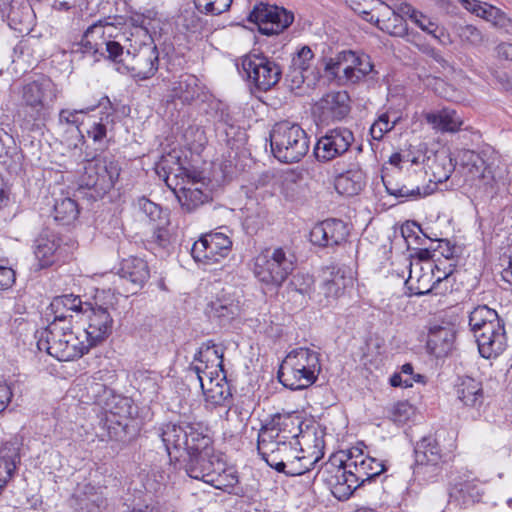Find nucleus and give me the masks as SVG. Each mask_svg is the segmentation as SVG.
Returning <instances> with one entry per match:
<instances>
[{
  "label": "nucleus",
  "mask_w": 512,
  "mask_h": 512,
  "mask_svg": "<svg viewBox=\"0 0 512 512\" xmlns=\"http://www.w3.org/2000/svg\"><path fill=\"white\" fill-rule=\"evenodd\" d=\"M161 438L170 461L183 458L187 474L209 483L212 474L222 466V459L215 454L209 428L202 422H169L161 428Z\"/></svg>",
  "instance_id": "1"
},
{
  "label": "nucleus",
  "mask_w": 512,
  "mask_h": 512,
  "mask_svg": "<svg viewBox=\"0 0 512 512\" xmlns=\"http://www.w3.org/2000/svg\"><path fill=\"white\" fill-rule=\"evenodd\" d=\"M303 420L298 412L277 413L258 433L257 450L262 459L279 473L288 476L290 463L299 452L298 436Z\"/></svg>",
  "instance_id": "2"
},
{
  "label": "nucleus",
  "mask_w": 512,
  "mask_h": 512,
  "mask_svg": "<svg viewBox=\"0 0 512 512\" xmlns=\"http://www.w3.org/2000/svg\"><path fill=\"white\" fill-rule=\"evenodd\" d=\"M196 364L191 366L200 382L207 403L212 406H226L231 391L223 373V352L212 341L203 343L194 357Z\"/></svg>",
  "instance_id": "3"
},
{
  "label": "nucleus",
  "mask_w": 512,
  "mask_h": 512,
  "mask_svg": "<svg viewBox=\"0 0 512 512\" xmlns=\"http://www.w3.org/2000/svg\"><path fill=\"white\" fill-rule=\"evenodd\" d=\"M321 370L319 354L309 348H297L282 361L278 379L291 390H301L312 385Z\"/></svg>",
  "instance_id": "4"
},
{
  "label": "nucleus",
  "mask_w": 512,
  "mask_h": 512,
  "mask_svg": "<svg viewBox=\"0 0 512 512\" xmlns=\"http://www.w3.org/2000/svg\"><path fill=\"white\" fill-rule=\"evenodd\" d=\"M271 152L284 163H296L309 151V137L298 124L282 121L270 131Z\"/></svg>",
  "instance_id": "5"
},
{
  "label": "nucleus",
  "mask_w": 512,
  "mask_h": 512,
  "mask_svg": "<svg viewBox=\"0 0 512 512\" xmlns=\"http://www.w3.org/2000/svg\"><path fill=\"white\" fill-rule=\"evenodd\" d=\"M295 255L288 247H268L254 260V275L263 284L280 287L295 268Z\"/></svg>",
  "instance_id": "6"
},
{
  "label": "nucleus",
  "mask_w": 512,
  "mask_h": 512,
  "mask_svg": "<svg viewBox=\"0 0 512 512\" xmlns=\"http://www.w3.org/2000/svg\"><path fill=\"white\" fill-rule=\"evenodd\" d=\"M95 303H85L84 313H88V326L85 336L90 345L96 346L105 340L113 328L112 311L116 310L117 297L110 290L97 291Z\"/></svg>",
  "instance_id": "7"
},
{
  "label": "nucleus",
  "mask_w": 512,
  "mask_h": 512,
  "mask_svg": "<svg viewBox=\"0 0 512 512\" xmlns=\"http://www.w3.org/2000/svg\"><path fill=\"white\" fill-rule=\"evenodd\" d=\"M24 120L30 124L44 120L56 99L57 90L50 78L41 76L25 83L20 91Z\"/></svg>",
  "instance_id": "8"
},
{
  "label": "nucleus",
  "mask_w": 512,
  "mask_h": 512,
  "mask_svg": "<svg viewBox=\"0 0 512 512\" xmlns=\"http://www.w3.org/2000/svg\"><path fill=\"white\" fill-rule=\"evenodd\" d=\"M422 156L421 164L424 173L423 180L428 184L420 191L418 187V196L423 194L428 196L437 190L438 184L449 179L455 170V161L447 149L435 150L429 149L426 144L421 143L418 147V163Z\"/></svg>",
  "instance_id": "9"
},
{
  "label": "nucleus",
  "mask_w": 512,
  "mask_h": 512,
  "mask_svg": "<svg viewBox=\"0 0 512 512\" xmlns=\"http://www.w3.org/2000/svg\"><path fill=\"white\" fill-rule=\"evenodd\" d=\"M121 167L114 156H98L87 161L80 178V187L94 191L93 197H102L115 185Z\"/></svg>",
  "instance_id": "10"
},
{
  "label": "nucleus",
  "mask_w": 512,
  "mask_h": 512,
  "mask_svg": "<svg viewBox=\"0 0 512 512\" xmlns=\"http://www.w3.org/2000/svg\"><path fill=\"white\" fill-rule=\"evenodd\" d=\"M325 68L345 83L356 84L372 72L373 64L366 54L344 50L330 58Z\"/></svg>",
  "instance_id": "11"
},
{
  "label": "nucleus",
  "mask_w": 512,
  "mask_h": 512,
  "mask_svg": "<svg viewBox=\"0 0 512 512\" xmlns=\"http://www.w3.org/2000/svg\"><path fill=\"white\" fill-rule=\"evenodd\" d=\"M248 20L257 26L261 34L271 36L288 28L294 16L293 13L276 4L259 2L250 12Z\"/></svg>",
  "instance_id": "12"
},
{
  "label": "nucleus",
  "mask_w": 512,
  "mask_h": 512,
  "mask_svg": "<svg viewBox=\"0 0 512 512\" xmlns=\"http://www.w3.org/2000/svg\"><path fill=\"white\" fill-rule=\"evenodd\" d=\"M241 66L248 79L258 90L267 91L281 78L280 66L264 55L249 54L241 59Z\"/></svg>",
  "instance_id": "13"
},
{
  "label": "nucleus",
  "mask_w": 512,
  "mask_h": 512,
  "mask_svg": "<svg viewBox=\"0 0 512 512\" xmlns=\"http://www.w3.org/2000/svg\"><path fill=\"white\" fill-rule=\"evenodd\" d=\"M232 249L231 238L223 232L211 231L201 236L191 249L196 262L215 264L227 257Z\"/></svg>",
  "instance_id": "14"
},
{
  "label": "nucleus",
  "mask_w": 512,
  "mask_h": 512,
  "mask_svg": "<svg viewBox=\"0 0 512 512\" xmlns=\"http://www.w3.org/2000/svg\"><path fill=\"white\" fill-rule=\"evenodd\" d=\"M354 140V134L348 128L338 127L328 130L318 139L314 147V155L320 162L332 161L348 152Z\"/></svg>",
  "instance_id": "15"
},
{
  "label": "nucleus",
  "mask_w": 512,
  "mask_h": 512,
  "mask_svg": "<svg viewBox=\"0 0 512 512\" xmlns=\"http://www.w3.org/2000/svg\"><path fill=\"white\" fill-rule=\"evenodd\" d=\"M472 332L482 357L486 359L495 358L505 350L507 338L504 323L498 315L487 325Z\"/></svg>",
  "instance_id": "16"
},
{
  "label": "nucleus",
  "mask_w": 512,
  "mask_h": 512,
  "mask_svg": "<svg viewBox=\"0 0 512 512\" xmlns=\"http://www.w3.org/2000/svg\"><path fill=\"white\" fill-rule=\"evenodd\" d=\"M426 350L437 358L447 356L453 349L456 331L454 326L444 320L434 319L426 326Z\"/></svg>",
  "instance_id": "17"
},
{
  "label": "nucleus",
  "mask_w": 512,
  "mask_h": 512,
  "mask_svg": "<svg viewBox=\"0 0 512 512\" xmlns=\"http://www.w3.org/2000/svg\"><path fill=\"white\" fill-rule=\"evenodd\" d=\"M347 224L339 219H327L316 224L310 232V241L319 247H334L346 242Z\"/></svg>",
  "instance_id": "18"
},
{
  "label": "nucleus",
  "mask_w": 512,
  "mask_h": 512,
  "mask_svg": "<svg viewBox=\"0 0 512 512\" xmlns=\"http://www.w3.org/2000/svg\"><path fill=\"white\" fill-rule=\"evenodd\" d=\"M441 453L436 439L424 437L418 443V475L425 481L432 480L440 471Z\"/></svg>",
  "instance_id": "19"
},
{
  "label": "nucleus",
  "mask_w": 512,
  "mask_h": 512,
  "mask_svg": "<svg viewBox=\"0 0 512 512\" xmlns=\"http://www.w3.org/2000/svg\"><path fill=\"white\" fill-rule=\"evenodd\" d=\"M158 65L156 47H144L137 54L127 59L125 67L140 80L148 79L155 74Z\"/></svg>",
  "instance_id": "20"
},
{
  "label": "nucleus",
  "mask_w": 512,
  "mask_h": 512,
  "mask_svg": "<svg viewBox=\"0 0 512 512\" xmlns=\"http://www.w3.org/2000/svg\"><path fill=\"white\" fill-rule=\"evenodd\" d=\"M70 325L62 324L59 321H52L40 334L37 347L40 351H46L49 355L58 359Z\"/></svg>",
  "instance_id": "21"
},
{
  "label": "nucleus",
  "mask_w": 512,
  "mask_h": 512,
  "mask_svg": "<svg viewBox=\"0 0 512 512\" xmlns=\"http://www.w3.org/2000/svg\"><path fill=\"white\" fill-rule=\"evenodd\" d=\"M347 467L353 468L356 477H358L362 484L385 471V466L382 461L365 456L359 449L350 451Z\"/></svg>",
  "instance_id": "22"
},
{
  "label": "nucleus",
  "mask_w": 512,
  "mask_h": 512,
  "mask_svg": "<svg viewBox=\"0 0 512 512\" xmlns=\"http://www.w3.org/2000/svg\"><path fill=\"white\" fill-rule=\"evenodd\" d=\"M0 10L7 12L8 24L14 30L25 32L30 30L33 21V8L28 2H1Z\"/></svg>",
  "instance_id": "23"
},
{
  "label": "nucleus",
  "mask_w": 512,
  "mask_h": 512,
  "mask_svg": "<svg viewBox=\"0 0 512 512\" xmlns=\"http://www.w3.org/2000/svg\"><path fill=\"white\" fill-rule=\"evenodd\" d=\"M418 28L429 37V43L421 45V50L429 54L441 66H444L446 61L435 49V44H445L448 40V35H446L444 29L423 14L418 17Z\"/></svg>",
  "instance_id": "24"
},
{
  "label": "nucleus",
  "mask_w": 512,
  "mask_h": 512,
  "mask_svg": "<svg viewBox=\"0 0 512 512\" xmlns=\"http://www.w3.org/2000/svg\"><path fill=\"white\" fill-rule=\"evenodd\" d=\"M459 157L463 166L467 168L468 175L472 182L478 181L483 187L492 186L494 181L491 169L486 165L485 161L471 150H462Z\"/></svg>",
  "instance_id": "25"
},
{
  "label": "nucleus",
  "mask_w": 512,
  "mask_h": 512,
  "mask_svg": "<svg viewBox=\"0 0 512 512\" xmlns=\"http://www.w3.org/2000/svg\"><path fill=\"white\" fill-rule=\"evenodd\" d=\"M317 106L324 118L341 120L350 111L349 95L345 91L330 92L319 100Z\"/></svg>",
  "instance_id": "26"
},
{
  "label": "nucleus",
  "mask_w": 512,
  "mask_h": 512,
  "mask_svg": "<svg viewBox=\"0 0 512 512\" xmlns=\"http://www.w3.org/2000/svg\"><path fill=\"white\" fill-rule=\"evenodd\" d=\"M333 495L339 500L348 499L353 492L362 484L356 477L353 468L347 467V462L343 466L336 468V473L330 479Z\"/></svg>",
  "instance_id": "27"
},
{
  "label": "nucleus",
  "mask_w": 512,
  "mask_h": 512,
  "mask_svg": "<svg viewBox=\"0 0 512 512\" xmlns=\"http://www.w3.org/2000/svg\"><path fill=\"white\" fill-rule=\"evenodd\" d=\"M329 276L322 284V290L327 298H339L345 290L353 284L350 270L345 267L331 266L328 268Z\"/></svg>",
  "instance_id": "28"
},
{
  "label": "nucleus",
  "mask_w": 512,
  "mask_h": 512,
  "mask_svg": "<svg viewBox=\"0 0 512 512\" xmlns=\"http://www.w3.org/2000/svg\"><path fill=\"white\" fill-rule=\"evenodd\" d=\"M49 309L54 314L53 321H59L62 324L70 325L67 321L72 317L73 313H84L85 303L82 302L79 296L75 295H62L55 297Z\"/></svg>",
  "instance_id": "29"
},
{
  "label": "nucleus",
  "mask_w": 512,
  "mask_h": 512,
  "mask_svg": "<svg viewBox=\"0 0 512 512\" xmlns=\"http://www.w3.org/2000/svg\"><path fill=\"white\" fill-rule=\"evenodd\" d=\"M176 196L182 209L188 213L195 211L198 207L211 200L210 195L203 192L198 187V183L190 179L187 180L184 186L180 187Z\"/></svg>",
  "instance_id": "30"
},
{
  "label": "nucleus",
  "mask_w": 512,
  "mask_h": 512,
  "mask_svg": "<svg viewBox=\"0 0 512 512\" xmlns=\"http://www.w3.org/2000/svg\"><path fill=\"white\" fill-rule=\"evenodd\" d=\"M105 26L101 24H94L88 27L79 46V51L83 54L92 55L96 61L100 59V56H104L103 44L106 36Z\"/></svg>",
  "instance_id": "31"
},
{
  "label": "nucleus",
  "mask_w": 512,
  "mask_h": 512,
  "mask_svg": "<svg viewBox=\"0 0 512 512\" xmlns=\"http://www.w3.org/2000/svg\"><path fill=\"white\" fill-rule=\"evenodd\" d=\"M121 278L130 281L136 287H142L150 276L148 264L138 257H129L121 262L119 269Z\"/></svg>",
  "instance_id": "32"
},
{
  "label": "nucleus",
  "mask_w": 512,
  "mask_h": 512,
  "mask_svg": "<svg viewBox=\"0 0 512 512\" xmlns=\"http://www.w3.org/2000/svg\"><path fill=\"white\" fill-rule=\"evenodd\" d=\"M464 8L476 16L491 22L494 26L507 27L511 20L501 9L491 5L489 2H462Z\"/></svg>",
  "instance_id": "33"
},
{
  "label": "nucleus",
  "mask_w": 512,
  "mask_h": 512,
  "mask_svg": "<svg viewBox=\"0 0 512 512\" xmlns=\"http://www.w3.org/2000/svg\"><path fill=\"white\" fill-rule=\"evenodd\" d=\"M457 398L467 407H479L483 403V389L480 382L471 377H462L455 386Z\"/></svg>",
  "instance_id": "34"
},
{
  "label": "nucleus",
  "mask_w": 512,
  "mask_h": 512,
  "mask_svg": "<svg viewBox=\"0 0 512 512\" xmlns=\"http://www.w3.org/2000/svg\"><path fill=\"white\" fill-rule=\"evenodd\" d=\"M86 390V398L83 402L87 404H97L102 406L106 411H109L113 416L117 414V412L113 411L111 403L109 402L110 397L112 398L111 402H115L118 397L112 395V391L106 387L105 384L101 382H97L95 380H87L85 384ZM120 401L127 402V399H120Z\"/></svg>",
  "instance_id": "35"
},
{
  "label": "nucleus",
  "mask_w": 512,
  "mask_h": 512,
  "mask_svg": "<svg viewBox=\"0 0 512 512\" xmlns=\"http://www.w3.org/2000/svg\"><path fill=\"white\" fill-rule=\"evenodd\" d=\"M20 463L19 445L9 441L0 446V479L7 484L13 477L17 464Z\"/></svg>",
  "instance_id": "36"
},
{
  "label": "nucleus",
  "mask_w": 512,
  "mask_h": 512,
  "mask_svg": "<svg viewBox=\"0 0 512 512\" xmlns=\"http://www.w3.org/2000/svg\"><path fill=\"white\" fill-rule=\"evenodd\" d=\"M205 311L210 318L229 321L238 314L239 305L231 295L223 294L209 302Z\"/></svg>",
  "instance_id": "37"
},
{
  "label": "nucleus",
  "mask_w": 512,
  "mask_h": 512,
  "mask_svg": "<svg viewBox=\"0 0 512 512\" xmlns=\"http://www.w3.org/2000/svg\"><path fill=\"white\" fill-rule=\"evenodd\" d=\"M59 241L55 235L41 234L34 243V254L40 268L51 266L56 260Z\"/></svg>",
  "instance_id": "38"
},
{
  "label": "nucleus",
  "mask_w": 512,
  "mask_h": 512,
  "mask_svg": "<svg viewBox=\"0 0 512 512\" xmlns=\"http://www.w3.org/2000/svg\"><path fill=\"white\" fill-rule=\"evenodd\" d=\"M74 498L80 509L88 512L99 509L106 504V499L103 496L101 488L95 487L89 483L78 486Z\"/></svg>",
  "instance_id": "39"
},
{
  "label": "nucleus",
  "mask_w": 512,
  "mask_h": 512,
  "mask_svg": "<svg viewBox=\"0 0 512 512\" xmlns=\"http://www.w3.org/2000/svg\"><path fill=\"white\" fill-rule=\"evenodd\" d=\"M422 115L432 128L446 132L458 131L463 123L455 111L448 109L440 112H424Z\"/></svg>",
  "instance_id": "40"
},
{
  "label": "nucleus",
  "mask_w": 512,
  "mask_h": 512,
  "mask_svg": "<svg viewBox=\"0 0 512 512\" xmlns=\"http://www.w3.org/2000/svg\"><path fill=\"white\" fill-rule=\"evenodd\" d=\"M171 96L190 103L199 96L198 79L191 74H183L171 85Z\"/></svg>",
  "instance_id": "41"
},
{
  "label": "nucleus",
  "mask_w": 512,
  "mask_h": 512,
  "mask_svg": "<svg viewBox=\"0 0 512 512\" xmlns=\"http://www.w3.org/2000/svg\"><path fill=\"white\" fill-rule=\"evenodd\" d=\"M365 185V175L361 170H350L339 175L335 181L336 190L346 196L357 195Z\"/></svg>",
  "instance_id": "42"
},
{
  "label": "nucleus",
  "mask_w": 512,
  "mask_h": 512,
  "mask_svg": "<svg viewBox=\"0 0 512 512\" xmlns=\"http://www.w3.org/2000/svg\"><path fill=\"white\" fill-rule=\"evenodd\" d=\"M63 349L58 357L59 361H69L83 356L94 345L89 342L81 341L77 335L70 329L66 334Z\"/></svg>",
  "instance_id": "43"
},
{
  "label": "nucleus",
  "mask_w": 512,
  "mask_h": 512,
  "mask_svg": "<svg viewBox=\"0 0 512 512\" xmlns=\"http://www.w3.org/2000/svg\"><path fill=\"white\" fill-rule=\"evenodd\" d=\"M54 219L61 225L72 224L79 216V207L74 199L65 197L57 199L54 204Z\"/></svg>",
  "instance_id": "44"
},
{
  "label": "nucleus",
  "mask_w": 512,
  "mask_h": 512,
  "mask_svg": "<svg viewBox=\"0 0 512 512\" xmlns=\"http://www.w3.org/2000/svg\"><path fill=\"white\" fill-rule=\"evenodd\" d=\"M313 57L314 54L308 46H303L297 54L293 56L290 67L291 77L292 82L297 86L304 81L303 73L308 70Z\"/></svg>",
  "instance_id": "45"
},
{
  "label": "nucleus",
  "mask_w": 512,
  "mask_h": 512,
  "mask_svg": "<svg viewBox=\"0 0 512 512\" xmlns=\"http://www.w3.org/2000/svg\"><path fill=\"white\" fill-rule=\"evenodd\" d=\"M418 231L423 234L425 239L431 241V245L429 247H422L424 244L421 242V238L418 236V261H424V265L420 267V271H427L431 273V276L434 275V270L436 269L439 272V268L432 262L430 259L433 257L434 252L437 249V246L433 244L438 241L437 235L435 237H431L426 235L421 225L418 223Z\"/></svg>",
  "instance_id": "46"
},
{
  "label": "nucleus",
  "mask_w": 512,
  "mask_h": 512,
  "mask_svg": "<svg viewBox=\"0 0 512 512\" xmlns=\"http://www.w3.org/2000/svg\"><path fill=\"white\" fill-rule=\"evenodd\" d=\"M350 8L355 13L359 14L364 20L376 24H379L380 21H384L385 18H388L389 14L395 15L394 12L390 10V7L386 5V2H379V6L371 10L363 8L361 2H352Z\"/></svg>",
  "instance_id": "47"
},
{
  "label": "nucleus",
  "mask_w": 512,
  "mask_h": 512,
  "mask_svg": "<svg viewBox=\"0 0 512 512\" xmlns=\"http://www.w3.org/2000/svg\"><path fill=\"white\" fill-rule=\"evenodd\" d=\"M211 476L208 484L223 491L234 488L239 481L237 472L231 467L227 468L224 462H222L221 468Z\"/></svg>",
  "instance_id": "48"
},
{
  "label": "nucleus",
  "mask_w": 512,
  "mask_h": 512,
  "mask_svg": "<svg viewBox=\"0 0 512 512\" xmlns=\"http://www.w3.org/2000/svg\"><path fill=\"white\" fill-rule=\"evenodd\" d=\"M103 52H105V55L102 56L103 58L115 63H123L125 65L127 59L130 58V52L127 51L125 53L123 46L118 41L112 39L110 34L105 36Z\"/></svg>",
  "instance_id": "49"
},
{
  "label": "nucleus",
  "mask_w": 512,
  "mask_h": 512,
  "mask_svg": "<svg viewBox=\"0 0 512 512\" xmlns=\"http://www.w3.org/2000/svg\"><path fill=\"white\" fill-rule=\"evenodd\" d=\"M314 279L308 274L297 273L293 275L289 284V293H298L302 297H310L313 290Z\"/></svg>",
  "instance_id": "50"
},
{
  "label": "nucleus",
  "mask_w": 512,
  "mask_h": 512,
  "mask_svg": "<svg viewBox=\"0 0 512 512\" xmlns=\"http://www.w3.org/2000/svg\"><path fill=\"white\" fill-rule=\"evenodd\" d=\"M498 315L494 309L489 308L486 305L478 306L470 312L469 315V326L471 331L480 329L482 326L491 322Z\"/></svg>",
  "instance_id": "51"
},
{
  "label": "nucleus",
  "mask_w": 512,
  "mask_h": 512,
  "mask_svg": "<svg viewBox=\"0 0 512 512\" xmlns=\"http://www.w3.org/2000/svg\"><path fill=\"white\" fill-rule=\"evenodd\" d=\"M319 459V456L312 457L303 455V450L299 449L295 461L289 465L288 476L303 475L313 469Z\"/></svg>",
  "instance_id": "52"
},
{
  "label": "nucleus",
  "mask_w": 512,
  "mask_h": 512,
  "mask_svg": "<svg viewBox=\"0 0 512 512\" xmlns=\"http://www.w3.org/2000/svg\"><path fill=\"white\" fill-rule=\"evenodd\" d=\"M457 34L462 43L470 46H479L484 41L481 31L472 25L459 26Z\"/></svg>",
  "instance_id": "53"
},
{
  "label": "nucleus",
  "mask_w": 512,
  "mask_h": 512,
  "mask_svg": "<svg viewBox=\"0 0 512 512\" xmlns=\"http://www.w3.org/2000/svg\"><path fill=\"white\" fill-rule=\"evenodd\" d=\"M193 8L200 14L206 15H219L230 9L232 2H218L219 5L215 6L216 2H192Z\"/></svg>",
  "instance_id": "54"
},
{
  "label": "nucleus",
  "mask_w": 512,
  "mask_h": 512,
  "mask_svg": "<svg viewBox=\"0 0 512 512\" xmlns=\"http://www.w3.org/2000/svg\"><path fill=\"white\" fill-rule=\"evenodd\" d=\"M394 125L395 122H390L389 116L387 114H382L372 124L370 128V134L374 140H380L383 138L385 133L394 128Z\"/></svg>",
  "instance_id": "55"
},
{
  "label": "nucleus",
  "mask_w": 512,
  "mask_h": 512,
  "mask_svg": "<svg viewBox=\"0 0 512 512\" xmlns=\"http://www.w3.org/2000/svg\"><path fill=\"white\" fill-rule=\"evenodd\" d=\"M108 119V115L105 119L101 118L99 122H94L87 130L88 137L95 143H101L106 138L109 124Z\"/></svg>",
  "instance_id": "56"
},
{
  "label": "nucleus",
  "mask_w": 512,
  "mask_h": 512,
  "mask_svg": "<svg viewBox=\"0 0 512 512\" xmlns=\"http://www.w3.org/2000/svg\"><path fill=\"white\" fill-rule=\"evenodd\" d=\"M422 272L423 273L420 276H418V283H420V285L418 286V296L426 295V294L436 291L437 287L442 282V280L447 277L446 275L444 277L438 276L433 281L432 285L429 286L431 273L427 272V271H422Z\"/></svg>",
  "instance_id": "57"
},
{
  "label": "nucleus",
  "mask_w": 512,
  "mask_h": 512,
  "mask_svg": "<svg viewBox=\"0 0 512 512\" xmlns=\"http://www.w3.org/2000/svg\"><path fill=\"white\" fill-rule=\"evenodd\" d=\"M137 206L147 217H149V219L153 221L160 217L161 207L145 197L138 199Z\"/></svg>",
  "instance_id": "58"
},
{
  "label": "nucleus",
  "mask_w": 512,
  "mask_h": 512,
  "mask_svg": "<svg viewBox=\"0 0 512 512\" xmlns=\"http://www.w3.org/2000/svg\"><path fill=\"white\" fill-rule=\"evenodd\" d=\"M414 414V408L408 402H399L394 408L393 419L395 422L403 424L411 415Z\"/></svg>",
  "instance_id": "59"
},
{
  "label": "nucleus",
  "mask_w": 512,
  "mask_h": 512,
  "mask_svg": "<svg viewBox=\"0 0 512 512\" xmlns=\"http://www.w3.org/2000/svg\"><path fill=\"white\" fill-rule=\"evenodd\" d=\"M90 109L87 108V109H74V110H70V109H62L59 113V122L62 124V123H65V124H68V125H74L78 128V125H79V118H78V115L79 114H83V113H87Z\"/></svg>",
  "instance_id": "60"
},
{
  "label": "nucleus",
  "mask_w": 512,
  "mask_h": 512,
  "mask_svg": "<svg viewBox=\"0 0 512 512\" xmlns=\"http://www.w3.org/2000/svg\"><path fill=\"white\" fill-rule=\"evenodd\" d=\"M475 489L476 485L474 483L470 481H464L454 485L451 495L458 493L463 497L464 501H466L468 498H471L474 501V498L478 495V492H476V495L474 494Z\"/></svg>",
  "instance_id": "61"
},
{
  "label": "nucleus",
  "mask_w": 512,
  "mask_h": 512,
  "mask_svg": "<svg viewBox=\"0 0 512 512\" xmlns=\"http://www.w3.org/2000/svg\"><path fill=\"white\" fill-rule=\"evenodd\" d=\"M416 221H406L405 224L401 226V235L407 245V249H413V245L416 243Z\"/></svg>",
  "instance_id": "62"
},
{
  "label": "nucleus",
  "mask_w": 512,
  "mask_h": 512,
  "mask_svg": "<svg viewBox=\"0 0 512 512\" xmlns=\"http://www.w3.org/2000/svg\"><path fill=\"white\" fill-rule=\"evenodd\" d=\"M15 282V272L12 268L0 266V290L10 288Z\"/></svg>",
  "instance_id": "63"
},
{
  "label": "nucleus",
  "mask_w": 512,
  "mask_h": 512,
  "mask_svg": "<svg viewBox=\"0 0 512 512\" xmlns=\"http://www.w3.org/2000/svg\"><path fill=\"white\" fill-rule=\"evenodd\" d=\"M104 425L107 427V436L109 439L117 440L124 430V425L120 421L114 422L113 419L106 418Z\"/></svg>",
  "instance_id": "64"
}]
</instances>
